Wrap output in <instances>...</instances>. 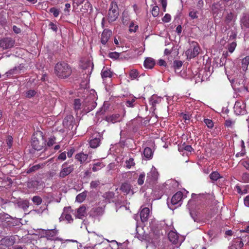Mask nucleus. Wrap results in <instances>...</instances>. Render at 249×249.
Listing matches in <instances>:
<instances>
[{
    "label": "nucleus",
    "mask_w": 249,
    "mask_h": 249,
    "mask_svg": "<svg viewBox=\"0 0 249 249\" xmlns=\"http://www.w3.org/2000/svg\"><path fill=\"white\" fill-rule=\"evenodd\" d=\"M54 71L58 77L63 79L69 77L72 72L71 67L65 62L57 63L55 66Z\"/></svg>",
    "instance_id": "obj_1"
},
{
    "label": "nucleus",
    "mask_w": 249,
    "mask_h": 249,
    "mask_svg": "<svg viewBox=\"0 0 249 249\" xmlns=\"http://www.w3.org/2000/svg\"><path fill=\"white\" fill-rule=\"evenodd\" d=\"M31 145L34 150L37 151L41 150L46 145V141L41 132L38 131L33 135Z\"/></svg>",
    "instance_id": "obj_2"
},
{
    "label": "nucleus",
    "mask_w": 249,
    "mask_h": 249,
    "mask_svg": "<svg viewBox=\"0 0 249 249\" xmlns=\"http://www.w3.org/2000/svg\"><path fill=\"white\" fill-rule=\"evenodd\" d=\"M119 16L118 7L117 3L114 1L111 2L107 14V19L109 22L115 21Z\"/></svg>",
    "instance_id": "obj_3"
},
{
    "label": "nucleus",
    "mask_w": 249,
    "mask_h": 249,
    "mask_svg": "<svg viewBox=\"0 0 249 249\" xmlns=\"http://www.w3.org/2000/svg\"><path fill=\"white\" fill-rule=\"evenodd\" d=\"M73 170V165H69L67 162H64L61 166V170L59 174V178H65L72 173Z\"/></svg>",
    "instance_id": "obj_4"
},
{
    "label": "nucleus",
    "mask_w": 249,
    "mask_h": 249,
    "mask_svg": "<svg viewBox=\"0 0 249 249\" xmlns=\"http://www.w3.org/2000/svg\"><path fill=\"white\" fill-rule=\"evenodd\" d=\"M15 43V40L11 37H5L0 40V47L3 49L12 48Z\"/></svg>",
    "instance_id": "obj_5"
},
{
    "label": "nucleus",
    "mask_w": 249,
    "mask_h": 249,
    "mask_svg": "<svg viewBox=\"0 0 249 249\" xmlns=\"http://www.w3.org/2000/svg\"><path fill=\"white\" fill-rule=\"evenodd\" d=\"M245 107L246 105L243 102H236L233 107L234 112L238 115H244L246 113Z\"/></svg>",
    "instance_id": "obj_6"
},
{
    "label": "nucleus",
    "mask_w": 249,
    "mask_h": 249,
    "mask_svg": "<svg viewBox=\"0 0 249 249\" xmlns=\"http://www.w3.org/2000/svg\"><path fill=\"white\" fill-rule=\"evenodd\" d=\"M75 123L74 117L69 115L66 116L63 120V126L69 130H72L73 127V124Z\"/></svg>",
    "instance_id": "obj_7"
},
{
    "label": "nucleus",
    "mask_w": 249,
    "mask_h": 249,
    "mask_svg": "<svg viewBox=\"0 0 249 249\" xmlns=\"http://www.w3.org/2000/svg\"><path fill=\"white\" fill-rule=\"evenodd\" d=\"M183 194L181 192L178 191L172 197L171 200V204H169L168 206L171 209H173L172 206L178 204L180 203L182 199Z\"/></svg>",
    "instance_id": "obj_8"
},
{
    "label": "nucleus",
    "mask_w": 249,
    "mask_h": 249,
    "mask_svg": "<svg viewBox=\"0 0 249 249\" xmlns=\"http://www.w3.org/2000/svg\"><path fill=\"white\" fill-rule=\"evenodd\" d=\"M1 245L6 247L13 245L15 243V238L12 236H6L3 238L0 241Z\"/></svg>",
    "instance_id": "obj_9"
},
{
    "label": "nucleus",
    "mask_w": 249,
    "mask_h": 249,
    "mask_svg": "<svg viewBox=\"0 0 249 249\" xmlns=\"http://www.w3.org/2000/svg\"><path fill=\"white\" fill-rule=\"evenodd\" d=\"M58 232V231L54 229L52 230H42V233L43 234V237H46L48 240H52Z\"/></svg>",
    "instance_id": "obj_10"
},
{
    "label": "nucleus",
    "mask_w": 249,
    "mask_h": 249,
    "mask_svg": "<svg viewBox=\"0 0 249 249\" xmlns=\"http://www.w3.org/2000/svg\"><path fill=\"white\" fill-rule=\"evenodd\" d=\"M240 21L242 29L249 28V14L244 13Z\"/></svg>",
    "instance_id": "obj_11"
},
{
    "label": "nucleus",
    "mask_w": 249,
    "mask_h": 249,
    "mask_svg": "<svg viewBox=\"0 0 249 249\" xmlns=\"http://www.w3.org/2000/svg\"><path fill=\"white\" fill-rule=\"evenodd\" d=\"M87 215L86 208L84 205H82L77 209L75 217L76 218L83 219L84 217H86Z\"/></svg>",
    "instance_id": "obj_12"
},
{
    "label": "nucleus",
    "mask_w": 249,
    "mask_h": 249,
    "mask_svg": "<svg viewBox=\"0 0 249 249\" xmlns=\"http://www.w3.org/2000/svg\"><path fill=\"white\" fill-rule=\"evenodd\" d=\"M192 44L193 46V50H190L188 49L187 51V53L189 54L190 53V58H194L196 56H197L199 53V47L197 46V44L196 42H192Z\"/></svg>",
    "instance_id": "obj_13"
},
{
    "label": "nucleus",
    "mask_w": 249,
    "mask_h": 249,
    "mask_svg": "<svg viewBox=\"0 0 249 249\" xmlns=\"http://www.w3.org/2000/svg\"><path fill=\"white\" fill-rule=\"evenodd\" d=\"M149 215V209L147 207L143 208L140 212V217L142 222L147 221Z\"/></svg>",
    "instance_id": "obj_14"
},
{
    "label": "nucleus",
    "mask_w": 249,
    "mask_h": 249,
    "mask_svg": "<svg viewBox=\"0 0 249 249\" xmlns=\"http://www.w3.org/2000/svg\"><path fill=\"white\" fill-rule=\"evenodd\" d=\"M112 32L108 29H105L102 34L101 42L103 44H106Z\"/></svg>",
    "instance_id": "obj_15"
},
{
    "label": "nucleus",
    "mask_w": 249,
    "mask_h": 249,
    "mask_svg": "<svg viewBox=\"0 0 249 249\" xmlns=\"http://www.w3.org/2000/svg\"><path fill=\"white\" fill-rule=\"evenodd\" d=\"M158 177V172L155 168H152L151 171L147 174V178L149 181H154L157 179Z\"/></svg>",
    "instance_id": "obj_16"
},
{
    "label": "nucleus",
    "mask_w": 249,
    "mask_h": 249,
    "mask_svg": "<svg viewBox=\"0 0 249 249\" xmlns=\"http://www.w3.org/2000/svg\"><path fill=\"white\" fill-rule=\"evenodd\" d=\"M19 208L24 210H26L29 206V202L28 200L17 199L15 202Z\"/></svg>",
    "instance_id": "obj_17"
},
{
    "label": "nucleus",
    "mask_w": 249,
    "mask_h": 249,
    "mask_svg": "<svg viewBox=\"0 0 249 249\" xmlns=\"http://www.w3.org/2000/svg\"><path fill=\"white\" fill-rule=\"evenodd\" d=\"M155 65L154 59L151 57H147L144 61V66L147 69H151Z\"/></svg>",
    "instance_id": "obj_18"
},
{
    "label": "nucleus",
    "mask_w": 249,
    "mask_h": 249,
    "mask_svg": "<svg viewBox=\"0 0 249 249\" xmlns=\"http://www.w3.org/2000/svg\"><path fill=\"white\" fill-rule=\"evenodd\" d=\"M112 72L107 68L104 67L101 71V75L103 79L107 77H111Z\"/></svg>",
    "instance_id": "obj_19"
},
{
    "label": "nucleus",
    "mask_w": 249,
    "mask_h": 249,
    "mask_svg": "<svg viewBox=\"0 0 249 249\" xmlns=\"http://www.w3.org/2000/svg\"><path fill=\"white\" fill-rule=\"evenodd\" d=\"M86 106H87V109L90 111L93 110L96 106L97 104L92 99H88V101H86Z\"/></svg>",
    "instance_id": "obj_20"
},
{
    "label": "nucleus",
    "mask_w": 249,
    "mask_h": 249,
    "mask_svg": "<svg viewBox=\"0 0 249 249\" xmlns=\"http://www.w3.org/2000/svg\"><path fill=\"white\" fill-rule=\"evenodd\" d=\"M131 185L127 182H124L123 183L121 186L120 190L124 193L126 194H128L131 191Z\"/></svg>",
    "instance_id": "obj_21"
},
{
    "label": "nucleus",
    "mask_w": 249,
    "mask_h": 249,
    "mask_svg": "<svg viewBox=\"0 0 249 249\" xmlns=\"http://www.w3.org/2000/svg\"><path fill=\"white\" fill-rule=\"evenodd\" d=\"M88 155L83 153H79L75 155V159L80 162V163L84 162L88 159Z\"/></svg>",
    "instance_id": "obj_22"
},
{
    "label": "nucleus",
    "mask_w": 249,
    "mask_h": 249,
    "mask_svg": "<svg viewBox=\"0 0 249 249\" xmlns=\"http://www.w3.org/2000/svg\"><path fill=\"white\" fill-rule=\"evenodd\" d=\"M100 143V139L99 138H95L91 140L89 142V145L91 148H95L97 147Z\"/></svg>",
    "instance_id": "obj_23"
},
{
    "label": "nucleus",
    "mask_w": 249,
    "mask_h": 249,
    "mask_svg": "<svg viewBox=\"0 0 249 249\" xmlns=\"http://www.w3.org/2000/svg\"><path fill=\"white\" fill-rule=\"evenodd\" d=\"M168 238L169 240L173 244L177 243L178 240V236L175 232L171 231L168 234Z\"/></svg>",
    "instance_id": "obj_24"
},
{
    "label": "nucleus",
    "mask_w": 249,
    "mask_h": 249,
    "mask_svg": "<svg viewBox=\"0 0 249 249\" xmlns=\"http://www.w3.org/2000/svg\"><path fill=\"white\" fill-rule=\"evenodd\" d=\"M144 156L147 159H150L153 156L152 149L149 147H146L143 151Z\"/></svg>",
    "instance_id": "obj_25"
},
{
    "label": "nucleus",
    "mask_w": 249,
    "mask_h": 249,
    "mask_svg": "<svg viewBox=\"0 0 249 249\" xmlns=\"http://www.w3.org/2000/svg\"><path fill=\"white\" fill-rule=\"evenodd\" d=\"M87 196V192H82L78 195L76 197V201L78 202H82Z\"/></svg>",
    "instance_id": "obj_26"
},
{
    "label": "nucleus",
    "mask_w": 249,
    "mask_h": 249,
    "mask_svg": "<svg viewBox=\"0 0 249 249\" xmlns=\"http://www.w3.org/2000/svg\"><path fill=\"white\" fill-rule=\"evenodd\" d=\"M104 207H98L93 208V212L97 215H101L104 213Z\"/></svg>",
    "instance_id": "obj_27"
},
{
    "label": "nucleus",
    "mask_w": 249,
    "mask_h": 249,
    "mask_svg": "<svg viewBox=\"0 0 249 249\" xmlns=\"http://www.w3.org/2000/svg\"><path fill=\"white\" fill-rule=\"evenodd\" d=\"M104 196L108 202H110L111 201H113L112 199L114 197V193L112 192H108L104 194Z\"/></svg>",
    "instance_id": "obj_28"
},
{
    "label": "nucleus",
    "mask_w": 249,
    "mask_h": 249,
    "mask_svg": "<svg viewBox=\"0 0 249 249\" xmlns=\"http://www.w3.org/2000/svg\"><path fill=\"white\" fill-rule=\"evenodd\" d=\"M221 4L219 2H214L211 7V9L213 13H217L220 10Z\"/></svg>",
    "instance_id": "obj_29"
},
{
    "label": "nucleus",
    "mask_w": 249,
    "mask_h": 249,
    "mask_svg": "<svg viewBox=\"0 0 249 249\" xmlns=\"http://www.w3.org/2000/svg\"><path fill=\"white\" fill-rule=\"evenodd\" d=\"M249 64V56H246L242 59V67L244 70L247 69L248 66Z\"/></svg>",
    "instance_id": "obj_30"
},
{
    "label": "nucleus",
    "mask_w": 249,
    "mask_h": 249,
    "mask_svg": "<svg viewBox=\"0 0 249 249\" xmlns=\"http://www.w3.org/2000/svg\"><path fill=\"white\" fill-rule=\"evenodd\" d=\"M210 178L213 181H216L218 179L222 178L217 172H213L210 175Z\"/></svg>",
    "instance_id": "obj_31"
},
{
    "label": "nucleus",
    "mask_w": 249,
    "mask_h": 249,
    "mask_svg": "<svg viewBox=\"0 0 249 249\" xmlns=\"http://www.w3.org/2000/svg\"><path fill=\"white\" fill-rule=\"evenodd\" d=\"M118 118V116L117 115H112L106 117L105 120L108 122H111L114 123L117 121Z\"/></svg>",
    "instance_id": "obj_32"
},
{
    "label": "nucleus",
    "mask_w": 249,
    "mask_h": 249,
    "mask_svg": "<svg viewBox=\"0 0 249 249\" xmlns=\"http://www.w3.org/2000/svg\"><path fill=\"white\" fill-rule=\"evenodd\" d=\"M41 167V165L40 164H36L33 166L29 168L26 171L27 174H30L33 172H35V171L38 170Z\"/></svg>",
    "instance_id": "obj_33"
},
{
    "label": "nucleus",
    "mask_w": 249,
    "mask_h": 249,
    "mask_svg": "<svg viewBox=\"0 0 249 249\" xmlns=\"http://www.w3.org/2000/svg\"><path fill=\"white\" fill-rule=\"evenodd\" d=\"M81 103L79 99H75L74 100L73 107L75 110H78L81 108Z\"/></svg>",
    "instance_id": "obj_34"
},
{
    "label": "nucleus",
    "mask_w": 249,
    "mask_h": 249,
    "mask_svg": "<svg viewBox=\"0 0 249 249\" xmlns=\"http://www.w3.org/2000/svg\"><path fill=\"white\" fill-rule=\"evenodd\" d=\"M32 201L35 204L39 205L42 203V199L41 197L36 196L32 198Z\"/></svg>",
    "instance_id": "obj_35"
},
{
    "label": "nucleus",
    "mask_w": 249,
    "mask_h": 249,
    "mask_svg": "<svg viewBox=\"0 0 249 249\" xmlns=\"http://www.w3.org/2000/svg\"><path fill=\"white\" fill-rule=\"evenodd\" d=\"M139 75L138 71L137 70H132L129 72V76L132 79H136Z\"/></svg>",
    "instance_id": "obj_36"
},
{
    "label": "nucleus",
    "mask_w": 249,
    "mask_h": 249,
    "mask_svg": "<svg viewBox=\"0 0 249 249\" xmlns=\"http://www.w3.org/2000/svg\"><path fill=\"white\" fill-rule=\"evenodd\" d=\"M233 18V14L232 12L228 13L225 17V21L227 24L230 23Z\"/></svg>",
    "instance_id": "obj_37"
},
{
    "label": "nucleus",
    "mask_w": 249,
    "mask_h": 249,
    "mask_svg": "<svg viewBox=\"0 0 249 249\" xmlns=\"http://www.w3.org/2000/svg\"><path fill=\"white\" fill-rule=\"evenodd\" d=\"M160 9L158 6L153 7L152 10V14L154 17H157L159 14Z\"/></svg>",
    "instance_id": "obj_38"
},
{
    "label": "nucleus",
    "mask_w": 249,
    "mask_h": 249,
    "mask_svg": "<svg viewBox=\"0 0 249 249\" xmlns=\"http://www.w3.org/2000/svg\"><path fill=\"white\" fill-rule=\"evenodd\" d=\"M145 176V175L144 173H142L140 175L138 179V183L139 185H142L143 184Z\"/></svg>",
    "instance_id": "obj_39"
},
{
    "label": "nucleus",
    "mask_w": 249,
    "mask_h": 249,
    "mask_svg": "<svg viewBox=\"0 0 249 249\" xmlns=\"http://www.w3.org/2000/svg\"><path fill=\"white\" fill-rule=\"evenodd\" d=\"M197 14H198L197 11H196L195 10H193L190 11V12L189 13V16L192 19H194L197 18H198Z\"/></svg>",
    "instance_id": "obj_40"
},
{
    "label": "nucleus",
    "mask_w": 249,
    "mask_h": 249,
    "mask_svg": "<svg viewBox=\"0 0 249 249\" xmlns=\"http://www.w3.org/2000/svg\"><path fill=\"white\" fill-rule=\"evenodd\" d=\"M125 163L126 167L129 169L135 165V162H134V160L133 158H130L129 160H126Z\"/></svg>",
    "instance_id": "obj_41"
},
{
    "label": "nucleus",
    "mask_w": 249,
    "mask_h": 249,
    "mask_svg": "<svg viewBox=\"0 0 249 249\" xmlns=\"http://www.w3.org/2000/svg\"><path fill=\"white\" fill-rule=\"evenodd\" d=\"M103 164L101 162H97L93 164V166L92 168V170L94 172H96L98 170H100L102 168V165Z\"/></svg>",
    "instance_id": "obj_42"
},
{
    "label": "nucleus",
    "mask_w": 249,
    "mask_h": 249,
    "mask_svg": "<svg viewBox=\"0 0 249 249\" xmlns=\"http://www.w3.org/2000/svg\"><path fill=\"white\" fill-rule=\"evenodd\" d=\"M182 62L179 60H175L173 62L174 69H179L182 66Z\"/></svg>",
    "instance_id": "obj_43"
},
{
    "label": "nucleus",
    "mask_w": 249,
    "mask_h": 249,
    "mask_svg": "<svg viewBox=\"0 0 249 249\" xmlns=\"http://www.w3.org/2000/svg\"><path fill=\"white\" fill-rule=\"evenodd\" d=\"M204 122L207 125L208 127L212 128L213 127V123L212 120L205 119L204 120Z\"/></svg>",
    "instance_id": "obj_44"
},
{
    "label": "nucleus",
    "mask_w": 249,
    "mask_h": 249,
    "mask_svg": "<svg viewBox=\"0 0 249 249\" xmlns=\"http://www.w3.org/2000/svg\"><path fill=\"white\" fill-rule=\"evenodd\" d=\"M190 215L192 218L194 219L195 222H198L199 221V219L197 216V215L196 213V212L194 211H192L190 212Z\"/></svg>",
    "instance_id": "obj_45"
},
{
    "label": "nucleus",
    "mask_w": 249,
    "mask_h": 249,
    "mask_svg": "<svg viewBox=\"0 0 249 249\" xmlns=\"http://www.w3.org/2000/svg\"><path fill=\"white\" fill-rule=\"evenodd\" d=\"M49 11L50 13H53L54 17H57L59 15V11L54 7L50 8Z\"/></svg>",
    "instance_id": "obj_46"
},
{
    "label": "nucleus",
    "mask_w": 249,
    "mask_h": 249,
    "mask_svg": "<svg viewBox=\"0 0 249 249\" xmlns=\"http://www.w3.org/2000/svg\"><path fill=\"white\" fill-rule=\"evenodd\" d=\"M108 56L111 58L117 59V58H119V57L120 56V53H117V52L110 53L108 54Z\"/></svg>",
    "instance_id": "obj_47"
},
{
    "label": "nucleus",
    "mask_w": 249,
    "mask_h": 249,
    "mask_svg": "<svg viewBox=\"0 0 249 249\" xmlns=\"http://www.w3.org/2000/svg\"><path fill=\"white\" fill-rule=\"evenodd\" d=\"M38 185V182L36 180H33L28 183L29 188H36Z\"/></svg>",
    "instance_id": "obj_48"
},
{
    "label": "nucleus",
    "mask_w": 249,
    "mask_h": 249,
    "mask_svg": "<svg viewBox=\"0 0 249 249\" xmlns=\"http://www.w3.org/2000/svg\"><path fill=\"white\" fill-rule=\"evenodd\" d=\"M91 8V4L87 1L85 2V3L84 4V7H83L82 9H83V11H82L83 12H87L89 8Z\"/></svg>",
    "instance_id": "obj_49"
},
{
    "label": "nucleus",
    "mask_w": 249,
    "mask_h": 249,
    "mask_svg": "<svg viewBox=\"0 0 249 249\" xmlns=\"http://www.w3.org/2000/svg\"><path fill=\"white\" fill-rule=\"evenodd\" d=\"M236 46V43L234 42H232L230 44L229 46L228 47L229 51L230 53H232L235 50Z\"/></svg>",
    "instance_id": "obj_50"
},
{
    "label": "nucleus",
    "mask_w": 249,
    "mask_h": 249,
    "mask_svg": "<svg viewBox=\"0 0 249 249\" xmlns=\"http://www.w3.org/2000/svg\"><path fill=\"white\" fill-rule=\"evenodd\" d=\"M235 123L234 121H232L231 119L226 120L225 122V125L227 127H231L232 125Z\"/></svg>",
    "instance_id": "obj_51"
},
{
    "label": "nucleus",
    "mask_w": 249,
    "mask_h": 249,
    "mask_svg": "<svg viewBox=\"0 0 249 249\" xmlns=\"http://www.w3.org/2000/svg\"><path fill=\"white\" fill-rule=\"evenodd\" d=\"M100 184L99 180L92 181L90 183V187L91 188H96Z\"/></svg>",
    "instance_id": "obj_52"
},
{
    "label": "nucleus",
    "mask_w": 249,
    "mask_h": 249,
    "mask_svg": "<svg viewBox=\"0 0 249 249\" xmlns=\"http://www.w3.org/2000/svg\"><path fill=\"white\" fill-rule=\"evenodd\" d=\"M26 97L31 98L35 95L36 92L34 90H29L26 93Z\"/></svg>",
    "instance_id": "obj_53"
},
{
    "label": "nucleus",
    "mask_w": 249,
    "mask_h": 249,
    "mask_svg": "<svg viewBox=\"0 0 249 249\" xmlns=\"http://www.w3.org/2000/svg\"><path fill=\"white\" fill-rule=\"evenodd\" d=\"M65 219L68 221V222L71 223L73 221V218L71 217V215L70 213H65L64 215Z\"/></svg>",
    "instance_id": "obj_54"
},
{
    "label": "nucleus",
    "mask_w": 249,
    "mask_h": 249,
    "mask_svg": "<svg viewBox=\"0 0 249 249\" xmlns=\"http://www.w3.org/2000/svg\"><path fill=\"white\" fill-rule=\"evenodd\" d=\"M135 102V99H132L131 101L127 100L126 102V105L128 107H133L134 106V103Z\"/></svg>",
    "instance_id": "obj_55"
},
{
    "label": "nucleus",
    "mask_w": 249,
    "mask_h": 249,
    "mask_svg": "<svg viewBox=\"0 0 249 249\" xmlns=\"http://www.w3.org/2000/svg\"><path fill=\"white\" fill-rule=\"evenodd\" d=\"M171 20V16L168 14H166L162 18V21L164 22H168Z\"/></svg>",
    "instance_id": "obj_56"
},
{
    "label": "nucleus",
    "mask_w": 249,
    "mask_h": 249,
    "mask_svg": "<svg viewBox=\"0 0 249 249\" xmlns=\"http://www.w3.org/2000/svg\"><path fill=\"white\" fill-rule=\"evenodd\" d=\"M134 23H131L130 25H129V31L130 32H135L137 30V29L138 28V26L136 25L135 26H134Z\"/></svg>",
    "instance_id": "obj_57"
},
{
    "label": "nucleus",
    "mask_w": 249,
    "mask_h": 249,
    "mask_svg": "<svg viewBox=\"0 0 249 249\" xmlns=\"http://www.w3.org/2000/svg\"><path fill=\"white\" fill-rule=\"evenodd\" d=\"M150 236L152 237V242H157L160 237L159 235H156L155 236H154V232L151 233Z\"/></svg>",
    "instance_id": "obj_58"
},
{
    "label": "nucleus",
    "mask_w": 249,
    "mask_h": 249,
    "mask_svg": "<svg viewBox=\"0 0 249 249\" xmlns=\"http://www.w3.org/2000/svg\"><path fill=\"white\" fill-rule=\"evenodd\" d=\"M66 159V152H62L58 157L57 159L59 160H65Z\"/></svg>",
    "instance_id": "obj_59"
},
{
    "label": "nucleus",
    "mask_w": 249,
    "mask_h": 249,
    "mask_svg": "<svg viewBox=\"0 0 249 249\" xmlns=\"http://www.w3.org/2000/svg\"><path fill=\"white\" fill-rule=\"evenodd\" d=\"M86 0H74L73 4L74 6H75V5H76L77 6H78L79 5L84 2Z\"/></svg>",
    "instance_id": "obj_60"
},
{
    "label": "nucleus",
    "mask_w": 249,
    "mask_h": 249,
    "mask_svg": "<svg viewBox=\"0 0 249 249\" xmlns=\"http://www.w3.org/2000/svg\"><path fill=\"white\" fill-rule=\"evenodd\" d=\"M242 178L244 181H249V174L248 173H245L243 174Z\"/></svg>",
    "instance_id": "obj_61"
},
{
    "label": "nucleus",
    "mask_w": 249,
    "mask_h": 249,
    "mask_svg": "<svg viewBox=\"0 0 249 249\" xmlns=\"http://www.w3.org/2000/svg\"><path fill=\"white\" fill-rule=\"evenodd\" d=\"M49 27H50V28L53 30V31H55V32H57V26L54 24L53 23V22H50V24H49Z\"/></svg>",
    "instance_id": "obj_62"
},
{
    "label": "nucleus",
    "mask_w": 249,
    "mask_h": 249,
    "mask_svg": "<svg viewBox=\"0 0 249 249\" xmlns=\"http://www.w3.org/2000/svg\"><path fill=\"white\" fill-rule=\"evenodd\" d=\"M73 210L71 209L70 206L69 207H65L63 209V212L65 213H70V212H72Z\"/></svg>",
    "instance_id": "obj_63"
},
{
    "label": "nucleus",
    "mask_w": 249,
    "mask_h": 249,
    "mask_svg": "<svg viewBox=\"0 0 249 249\" xmlns=\"http://www.w3.org/2000/svg\"><path fill=\"white\" fill-rule=\"evenodd\" d=\"M75 150L74 148H71L68 152L67 155L69 158H71L72 157L73 153L74 152Z\"/></svg>",
    "instance_id": "obj_64"
}]
</instances>
